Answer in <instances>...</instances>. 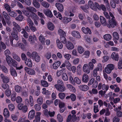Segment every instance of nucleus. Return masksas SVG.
Returning <instances> with one entry per match:
<instances>
[{
  "label": "nucleus",
  "mask_w": 122,
  "mask_h": 122,
  "mask_svg": "<svg viewBox=\"0 0 122 122\" xmlns=\"http://www.w3.org/2000/svg\"><path fill=\"white\" fill-rule=\"evenodd\" d=\"M12 24L14 27L13 28V31L11 33V35L15 40H18V38L17 35V31L18 32L20 31L21 30V28L20 26L15 22H13Z\"/></svg>",
  "instance_id": "nucleus-1"
},
{
  "label": "nucleus",
  "mask_w": 122,
  "mask_h": 122,
  "mask_svg": "<svg viewBox=\"0 0 122 122\" xmlns=\"http://www.w3.org/2000/svg\"><path fill=\"white\" fill-rule=\"evenodd\" d=\"M6 60L8 64L10 66H13L15 67H16V69L18 70H20L23 68V66L22 65L20 67H17V62L15 60H13L10 56H6Z\"/></svg>",
  "instance_id": "nucleus-2"
},
{
  "label": "nucleus",
  "mask_w": 122,
  "mask_h": 122,
  "mask_svg": "<svg viewBox=\"0 0 122 122\" xmlns=\"http://www.w3.org/2000/svg\"><path fill=\"white\" fill-rule=\"evenodd\" d=\"M56 89L60 92H63L66 89L64 85V83L62 80L58 79L57 81V84L55 85Z\"/></svg>",
  "instance_id": "nucleus-3"
},
{
  "label": "nucleus",
  "mask_w": 122,
  "mask_h": 122,
  "mask_svg": "<svg viewBox=\"0 0 122 122\" xmlns=\"http://www.w3.org/2000/svg\"><path fill=\"white\" fill-rule=\"evenodd\" d=\"M26 9L29 12H31L32 13V15H30L29 12L26 11L24 9H23L22 11L24 14L28 17H30V16L31 17V16L33 15V14L35 13L34 12H37L35 8L30 6L27 7L26 8Z\"/></svg>",
  "instance_id": "nucleus-4"
},
{
  "label": "nucleus",
  "mask_w": 122,
  "mask_h": 122,
  "mask_svg": "<svg viewBox=\"0 0 122 122\" xmlns=\"http://www.w3.org/2000/svg\"><path fill=\"white\" fill-rule=\"evenodd\" d=\"M109 14L110 16L112 18L111 19L109 20L108 21L110 25H108L107 26L109 28L111 27L114 28L115 26L117 25V22L113 14L110 12H109Z\"/></svg>",
  "instance_id": "nucleus-5"
},
{
  "label": "nucleus",
  "mask_w": 122,
  "mask_h": 122,
  "mask_svg": "<svg viewBox=\"0 0 122 122\" xmlns=\"http://www.w3.org/2000/svg\"><path fill=\"white\" fill-rule=\"evenodd\" d=\"M11 38H10V43L11 45L14 47H19L21 48L22 49H24L25 48L24 45L22 43H20L19 42H18L15 45H13V39L11 37Z\"/></svg>",
  "instance_id": "nucleus-6"
},
{
  "label": "nucleus",
  "mask_w": 122,
  "mask_h": 122,
  "mask_svg": "<svg viewBox=\"0 0 122 122\" xmlns=\"http://www.w3.org/2000/svg\"><path fill=\"white\" fill-rule=\"evenodd\" d=\"M29 100L28 99H26L25 100V104L28 106L30 105V107H32L34 105V101L33 97L30 96L29 97Z\"/></svg>",
  "instance_id": "nucleus-7"
},
{
  "label": "nucleus",
  "mask_w": 122,
  "mask_h": 122,
  "mask_svg": "<svg viewBox=\"0 0 122 122\" xmlns=\"http://www.w3.org/2000/svg\"><path fill=\"white\" fill-rule=\"evenodd\" d=\"M32 58L33 60H34L36 62H39L41 60V58L37 53L36 52L32 53Z\"/></svg>",
  "instance_id": "nucleus-8"
},
{
  "label": "nucleus",
  "mask_w": 122,
  "mask_h": 122,
  "mask_svg": "<svg viewBox=\"0 0 122 122\" xmlns=\"http://www.w3.org/2000/svg\"><path fill=\"white\" fill-rule=\"evenodd\" d=\"M18 109L21 110L24 113L26 112L28 110V108L26 105H24L23 104L20 103L18 104L17 106Z\"/></svg>",
  "instance_id": "nucleus-9"
},
{
  "label": "nucleus",
  "mask_w": 122,
  "mask_h": 122,
  "mask_svg": "<svg viewBox=\"0 0 122 122\" xmlns=\"http://www.w3.org/2000/svg\"><path fill=\"white\" fill-rule=\"evenodd\" d=\"M66 66L69 71L71 70V68L72 67L71 65V63L68 61H65L60 66V67L61 68H62L63 67H65Z\"/></svg>",
  "instance_id": "nucleus-10"
},
{
  "label": "nucleus",
  "mask_w": 122,
  "mask_h": 122,
  "mask_svg": "<svg viewBox=\"0 0 122 122\" xmlns=\"http://www.w3.org/2000/svg\"><path fill=\"white\" fill-rule=\"evenodd\" d=\"M114 68V66L113 64H108L105 68V72L107 74H110L111 73L112 70Z\"/></svg>",
  "instance_id": "nucleus-11"
},
{
  "label": "nucleus",
  "mask_w": 122,
  "mask_h": 122,
  "mask_svg": "<svg viewBox=\"0 0 122 122\" xmlns=\"http://www.w3.org/2000/svg\"><path fill=\"white\" fill-rule=\"evenodd\" d=\"M31 17L34 20V23L37 26L38 24V21L39 19L38 16L35 13H33V15L31 16Z\"/></svg>",
  "instance_id": "nucleus-12"
},
{
  "label": "nucleus",
  "mask_w": 122,
  "mask_h": 122,
  "mask_svg": "<svg viewBox=\"0 0 122 122\" xmlns=\"http://www.w3.org/2000/svg\"><path fill=\"white\" fill-rule=\"evenodd\" d=\"M82 70L84 72L87 74H89L90 72V70L87 64H85L83 65L82 67Z\"/></svg>",
  "instance_id": "nucleus-13"
},
{
  "label": "nucleus",
  "mask_w": 122,
  "mask_h": 122,
  "mask_svg": "<svg viewBox=\"0 0 122 122\" xmlns=\"http://www.w3.org/2000/svg\"><path fill=\"white\" fill-rule=\"evenodd\" d=\"M35 115V111L33 109L30 111L28 113V117L30 120H32L34 118Z\"/></svg>",
  "instance_id": "nucleus-14"
},
{
  "label": "nucleus",
  "mask_w": 122,
  "mask_h": 122,
  "mask_svg": "<svg viewBox=\"0 0 122 122\" xmlns=\"http://www.w3.org/2000/svg\"><path fill=\"white\" fill-rule=\"evenodd\" d=\"M95 5L97 8L100 10L102 9L105 12L106 10V8L105 6L103 4H101L100 5L97 3L95 2Z\"/></svg>",
  "instance_id": "nucleus-15"
},
{
  "label": "nucleus",
  "mask_w": 122,
  "mask_h": 122,
  "mask_svg": "<svg viewBox=\"0 0 122 122\" xmlns=\"http://www.w3.org/2000/svg\"><path fill=\"white\" fill-rule=\"evenodd\" d=\"M66 46L67 49L68 50H71L74 48V46L71 42L68 41L66 44Z\"/></svg>",
  "instance_id": "nucleus-16"
},
{
  "label": "nucleus",
  "mask_w": 122,
  "mask_h": 122,
  "mask_svg": "<svg viewBox=\"0 0 122 122\" xmlns=\"http://www.w3.org/2000/svg\"><path fill=\"white\" fill-rule=\"evenodd\" d=\"M25 70L26 72L28 74L30 75H33L35 74V70L32 69L25 67Z\"/></svg>",
  "instance_id": "nucleus-17"
},
{
  "label": "nucleus",
  "mask_w": 122,
  "mask_h": 122,
  "mask_svg": "<svg viewBox=\"0 0 122 122\" xmlns=\"http://www.w3.org/2000/svg\"><path fill=\"white\" fill-rule=\"evenodd\" d=\"M71 34L72 36L75 38L79 39L81 37L79 32L76 31L74 30L72 31Z\"/></svg>",
  "instance_id": "nucleus-18"
},
{
  "label": "nucleus",
  "mask_w": 122,
  "mask_h": 122,
  "mask_svg": "<svg viewBox=\"0 0 122 122\" xmlns=\"http://www.w3.org/2000/svg\"><path fill=\"white\" fill-rule=\"evenodd\" d=\"M0 76L4 83H7L9 81L10 78L8 77L4 76L3 74H1Z\"/></svg>",
  "instance_id": "nucleus-19"
},
{
  "label": "nucleus",
  "mask_w": 122,
  "mask_h": 122,
  "mask_svg": "<svg viewBox=\"0 0 122 122\" xmlns=\"http://www.w3.org/2000/svg\"><path fill=\"white\" fill-rule=\"evenodd\" d=\"M37 38L35 35L33 36H30L29 37L28 40L31 44H33L34 43L35 40H36Z\"/></svg>",
  "instance_id": "nucleus-20"
},
{
  "label": "nucleus",
  "mask_w": 122,
  "mask_h": 122,
  "mask_svg": "<svg viewBox=\"0 0 122 122\" xmlns=\"http://www.w3.org/2000/svg\"><path fill=\"white\" fill-rule=\"evenodd\" d=\"M88 5L89 7L92 10L95 11L97 10V8L95 4L94 5L92 1L91 0H89L88 2Z\"/></svg>",
  "instance_id": "nucleus-21"
},
{
  "label": "nucleus",
  "mask_w": 122,
  "mask_h": 122,
  "mask_svg": "<svg viewBox=\"0 0 122 122\" xmlns=\"http://www.w3.org/2000/svg\"><path fill=\"white\" fill-rule=\"evenodd\" d=\"M44 12L45 15L50 17L53 16V14L51 11L48 9L44 10Z\"/></svg>",
  "instance_id": "nucleus-22"
},
{
  "label": "nucleus",
  "mask_w": 122,
  "mask_h": 122,
  "mask_svg": "<svg viewBox=\"0 0 122 122\" xmlns=\"http://www.w3.org/2000/svg\"><path fill=\"white\" fill-rule=\"evenodd\" d=\"M61 64V62L60 61H58L54 63L52 65V67H51V68L55 70L57 69Z\"/></svg>",
  "instance_id": "nucleus-23"
},
{
  "label": "nucleus",
  "mask_w": 122,
  "mask_h": 122,
  "mask_svg": "<svg viewBox=\"0 0 122 122\" xmlns=\"http://www.w3.org/2000/svg\"><path fill=\"white\" fill-rule=\"evenodd\" d=\"M81 30L84 34H87L88 33L89 34H91L92 33L88 27L86 28L84 27H83L81 28Z\"/></svg>",
  "instance_id": "nucleus-24"
},
{
  "label": "nucleus",
  "mask_w": 122,
  "mask_h": 122,
  "mask_svg": "<svg viewBox=\"0 0 122 122\" xmlns=\"http://www.w3.org/2000/svg\"><path fill=\"white\" fill-rule=\"evenodd\" d=\"M55 6L59 11L60 12L63 11L64 9V7L62 4L57 3L56 4Z\"/></svg>",
  "instance_id": "nucleus-25"
},
{
  "label": "nucleus",
  "mask_w": 122,
  "mask_h": 122,
  "mask_svg": "<svg viewBox=\"0 0 122 122\" xmlns=\"http://www.w3.org/2000/svg\"><path fill=\"white\" fill-rule=\"evenodd\" d=\"M89 79L88 76L86 73H84L83 75L82 78V81L84 82H87Z\"/></svg>",
  "instance_id": "nucleus-26"
},
{
  "label": "nucleus",
  "mask_w": 122,
  "mask_h": 122,
  "mask_svg": "<svg viewBox=\"0 0 122 122\" xmlns=\"http://www.w3.org/2000/svg\"><path fill=\"white\" fill-rule=\"evenodd\" d=\"M79 89L81 91H85L89 89V87L86 85H82L78 86Z\"/></svg>",
  "instance_id": "nucleus-27"
},
{
  "label": "nucleus",
  "mask_w": 122,
  "mask_h": 122,
  "mask_svg": "<svg viewBox=\"0 0 122 122\" xmlns=\"http://www.w3.org/2000/svg\"><path fill=\"white\" fill-rule=\"evenodd\" d=\"M100 22L103 26H105L107 25V22L105 18L102 16L100 17Z\"/></svg>",
  "instance_id": "nucleus-28"
},
{
  "label": "nucleus",
  "mask_w": 122,
  "mask_h": 122,
  "mask_svg": "<svg viewBox=\"0 0 122 122\" xmlns=\"http://www.w3.org/2000/svg\"><path fill=\"white\" fill-rule=\"evenodd\" d=\"M111 57L113 60L116 61H118L119 59L118 54L115 52H113L112 54Z\"/></svg>",
  "instance_id": "nucleus-29"
},
{
  "label": "nucleus",
  "mask_w": 122,
  "mask_h": 122,
  "mask_svg": "<svg viewBox=\"0 0 122 122\" xmlns=\"http://www.w3.org/2000/svg\"><path fill=\"white\" fill-rule=\"evenodd\" d=\"M48 29L51 30H53L55 28V26L54 24L51 22H49L47 24Z\"/></svg>",
  "instance_id": "nucleus-30"
},
{
  "label": "nucleus",
  "mask_w": 122,
  "mask_h": 122,
  "mask_svg": "<svg viewBox=\"0 0 122 122\" xmlns=\"http://www.w3.org/2000/svg\"><path fill=\"white\" fill-rule=\"evenodd\" d=\"M39 40L40 42L42 44H44L45 43V39L44 36L42 34L39 36L38 37Z\"/></svg>",
  "instance_id": "nucleus-31"
},
{
  "label": "nucleus",
  "mask_w": 122,
  "mask_h": 122,
  "mask_svg": "<svg viewBox=\"0 0 122 122\" xmlns=\"http://www.w3.org/2000/svg\"><path fill=\"white\" fill-rule=\"evenodd\" d=\"M10 71L11 75L14 77L17 76V73L15 70L12 67H11L10 69Z\"/></svg>",
  "instance_id": "nucleus-32"
},
{
  "label": "nucleus",
  "mask_w": 122,
  "mask_h": 122,
  "mask_svg": "<svg viewBox=\"0 0 122 122\" xmlns=\"http://www.w3.org/2000/svg\"><path fill=\"white\" fill-rule=\"evenodd\" d=\"M25 64L27 66L30 67H31L32 66V63L31 60L30 59H27L25 61Z\"/></svg>",
  "instance_id": "nucleus-33"
},
{
  "label": "nucleus",
  "mask_w": 122,
  "mask_h": 122,
  "mask_svg": "<svg viewBox=\"0 0 122 122\" xmlns=\"http://www.w3.org/2000/svg\"><path fill=\"white\" fill-rule=\"evenodd\" d=\"M77 50L78 52L80 54H82L84 51V48L80 46H77Z\"/></svg>",
  "instance_id": "nucleus-34"
},
{
  "label": "nucleus",
  "mask_w": 122,
  "mask_h": 122,
  "mask_svg": "<svg viewBox=\"0 0 122 122\" xmlns=\"http://www.w3.org/2000/svg\"><path fill=\"white\" fill-rule=\"evenodd\" d=\"M66 69L64 68L62 69L61 70H57L56 72V75L58 76H61V74L65 72Z\"/></svg>",
  "instance_id": "nucleus-35"
},
{
  "label": "nucleus",
  "mask_w": 122,
  "mask_h": 122,
  "mask_svg": "<svg viewBox=\"0 0 122 122\" xmlns=\"http://www.w3.org/2000/svg\"><path fill=\"white\" fill-rule=\"evenodd\" d=\"M72 20V19L71 18L64 17L62 21V22L64 23L67 24L71 21Z\"/></svg>",
  "instance_id": "nucleus-36"
},
{
  "label": "nucleus",
  "mask_w": 122,
  "mask_h": 122,
  "mask_svg": "<svg viewBox=\"0 0 122 122\" xmlns=\"http://www.w3.org/2000/svg\"><path fill=\"white\" fill-rule=\"evenodd\" d=\"M103 38L105 40L107 41H108L111 39L112 36L110 34H106L103 36Z\"/></svg>",
  "instance_id": "nucleus-37"
},
{
  "label": "nucleus",
  "mask_w": 122,
  "mask_h": 122,
  "mask_svg": "<svg viewBox=\"0 0 122 122\" xmlns=\"http://www.w3.org/2000/svg\"><path fill=\"white\" fill-rule=\"evenodd\" d=\"M4 115L5 118L8 117L10 116L9 112L7 108L4 109Z\"/></svg>",
  "instance_id": "nucleus-38"
},
{
  "label": "nucleus",
  "mask_w": 122,
  "mask_h": 122,
  "mask_svg": "<svg viewBox=\"0 0 122 122\" xmlns=\"http://www.w3.org/2000/svg\"><path fill=\"white\" fill-rule=\"evenodd\" d=\"M68 74L70 76L69 80L71 83L73 84H74V79L72 76V74L71 72H69Z\"/></svg>",
  "instance_id": "nucleus-39"
},
{
  "label": "nucleus",
  "mask_w": 122,
  "mask_h": 122,
  "mask_svg": "<svg viewBox=\"0 0 122 122\" xmlns=\"http://www.w3.org/2000/svg\"><path fill=\"white\" fill-rule=\"evenodd\" d=\"M59 34L60 36V37L62 36H65L66 33L62 30L60 29L58 31Z\"/></svg>",
  "instance_id": "nucleus-40"
},
{
  "label": "nucleus",
  "mask_w": 122,
  "mask_h": 122,
  "mask_svg": "<svg viewBox=\"0 0 122 122\" xmlns=\"http://www.w3.org/2000/svg\"><path fill=\"white\" fill-rule=\"evenodd\" d=\"M56 43L57 46L59 49H61L63 47L62 44V43L60 42L59 39L56 40Z\"/></svg>",
  "instance_id": "nucleus-41"
},
{
  "label": "nucleus",
  "mask_w": 122,
  "mask_h": 122,
  "mask_svg": "<svg viewBox=\"0 0 122 122\" xmlns=\"http://www.w3.org/2000/svg\"><path fill=\"white\" fill-rule=\"evenodd\" d=\"M62 78L63 80L64 81H67L68 79V77L67 74L65 73H63L62 75Z\"/></svg>",
  "instance_id": "nucleus-42"
},
{
  "label": "nucleus",
  "mask_w": 122,
  "mask_h": 122,
  "mask_svg": "<svg viewBox=\"0 0 122 122\" xmlns=\"http://www.w3.org/2000/svg\"><path fill=\"white\" fill-rule=\"evenodd\" d=\"M112 36L115 39L118 40L119 39V36L118 34L116 32H114L112 33Z\"/></svg>",
  "instance_id": "nucleus-43"
},
{
  "label": "nucleus",
  "mask_w": 122,
  "mask_h": 122,
  "mask_svg": "<svg viewBox=\"0 0 122 122\" xmlns=\"http://www.w3.org/2000/svg\"><path fill=\"white\" fill-rule=\"evenodd\" d=\"M114 110L117 112L116 113L117 115L119 117H122V112L120 110H118V109L116 108L114 109Z\"/></svg>",
  "instance_id": "nucleus-44"
},
{
  "label": "nucleus",
  "mask_w": 122,
  "mask_h": 122,
  "mask_svg": "<svg viewBox=\"0 0 122 122\" xmlns=\"http://www.w3.org/2000/svg\"><path fill=\"white\" fill-rule=\"evenodd\" d=\"M41 4L43 7L46 8H48L50 6V4L46 1H44L42 2Z\"/></svg>",
  "instance_id": "nucleus-45"
},
{
  "label": "nucleus",
  "mask_w": 122,
  "mask_h": 122,
  "mask_svg": "<svg viewBox=\"0 0 122 122\" xmlns=\"http://www.w3.org/2000/svg\"><path fill=\"white\" fill-rule=\"evenodd\" d=\"M27 24L29 27L34 25L33 22L31 19L28 18L27 19Z\"/></svg>",
  "instance_id": "nucleus-46"
},
{
  "label": "nucleus",
  "mask_w": 122,
  "mask_h": 122,
  "mask_svg": "<svg viewBox=\"0 0 122 122\" xmlns=\"http://www.w3.org/2000/svg\"><path fill=\"white\" fill-rule=\"evenodd\" d=\"M41 113L40 112H37L36 115L35 117V119L39 121H40L41 119L40 116Z\"/></svg>",
  "instance_id": "nucleus-47"
},
{
  "label": "nucleus",
  "mask_w": 122,
  "mask_h": 122,
  "mask_svg": "<svg viewBox=\"0 0 122 122\" xmlns=\"http://www.w3.org/2000/svg\"><path fill=\"white\" fill-rule=\"evenodd\" d=\"M43 91L42 92V94L46 95H49L51 94L50 92L48 90H46V88H44L42 89Z\"/></svg>",
  "instance_id": "nucleus-48"
},
{
  "label": "nucleus",
  "mask_w": 122,
  "mask_h": 122,
  "mask_svg": "<svg viewBox=\"0 0 122 122\" xmlns=\"http://www.w3.org/2000/svg\"><path fill=\"white\" fill-rule=\"evenodd\" d=\"M85 57L86 58H88L90 55V52L89 51H85L84 53Z\"/></svg>",
  "instance_id": "nucleus-49"
},
{
  "label": "nucleus",
  "mask_w": 122,
  "mask_h": 122,
  "mask_svg": "<svg viewBox=\"0 0 122 122\" xmlns=\"http://www.w3.org/2000/svg\"><path fill=\"white\" fill-rule=\"evenodd\" d=\"M41 83L42 86L44 87H47L48 86V83L46 81L44 80H41Z\"/></svg>",
  "instance_id": "nucleus-50"
},
{
  "label": "nucleus",
  "mask_w": 122,
  "mask_h": 122,
  "mask_svg": "<svg viewBox=\"0 0 122 122\" xmlns=\"http://www.w3.org/2000/svg\"><path fill=\"white\" fill-rule=\"evenodd\" d=\"M33 4L34 6L37 8H39L40 7V4L36 0H33Z\"/></svg>",
  "instance_id": "nucleus-51"
},
{
  "label": "nucleus",
  "mask_w": 122,
  "mask_h": 122,
  "mask_svg": "<svg viewBox=\"0 0 122 122\" xmlns=\"http://www.w3.org/2000/svg\"><path fill=\"white\" fill-rule=\"evenodd\" d=\"M3 14L5 19L7 20H10V17L6 13L5 11L3 12Z\"/></svg>",
  "instance_id": "nucleus-52"
},
{
  "label": "nucleus",
  "mask_w": 122,
  "mask_h": 122,
  "mask_svg": "<svg viewBox=\"0 0 122 122\" xmlns=\"http://www.w3.org/2000/svg\"><path fill=\"white\" fill-rule=\"evenodd\" d=\"M43 101V98L42 97L40 96L37 99V102L38 104L41 105Z\"/></svg>",
  "instance_id": "nucleus-53"
},
{
  "label": "nucleus",
  "mask_w": 122,
  "mask_h": 122,
  "mask_svg": "<svg viewBox=\"0 0 122 122\" xmlns=\"http://www.w3.org/2000/svg\"><path fill=\"white\" fill-rule=\"evenodd\" d=\"M104 3L106 4V6L107 10L108 11L110 10V9L109 7V4L108 3V0H103Z\"/></svg>",
  "instance_id": "nucleus-54"
},
{
  "label": "nucleus",
  "mask_w": 122,
  "mask_h": 122,
  "mask_svg": "<svg viewBox=\"0 0 122 122\" xmlns=\"http://www.w3.org/2000/svg\"><path fill=\"white\" fill-rule=\"evenodd\" d=\"M74 84L76 82V84H80L81 83V81L80 79L78 77H75L74 78Z\"/></svg>",
  "instance_id": "nucleus-55"
},
{
  "label": "nucleus",
  "mask_w": 122,
  "mask_h": 122,
  "mask_svg": "<svg viewBox=\"0 0 122 122\" xmlns=\"http://www.w3.org/2000/svg\"><path fill=\"white\" fill-rule=\"evenodd\" d=\"M15 91L18 92H20L21 90V87L17 85L15 86Z\"/></svg>",
  "instance_id": "nucleus-56"
},
{
  "label": "nucleus",
  "mask_w": 122,
  "mask_h": 122,
  "mask_svg": "<svg viewBox=\"0 0 122 122\" xmlns=\"http://www.w3.org/2000/svg\"><path fill=\"white\" fill-rule=\"evenodd\" d=\"M94 111L95 113H96L98 112L99 110L98 109V105H97L96 103H94Z\"/></svg>",
  "instance_id": "nucleus-57"
},
{
  "label": "nucleus",
  "mask_w": 122,
  "mask_h": 122,
  "mask_svg": "<svg viewBox=\"0 0 122 122\" xmlns=\"http://www.w3.org/2000/svg\"><path fill=\"white\" fill-rule=\"evenodd\" d=\"M91 94H94L95 95L97 94L98 93V92L96 89L93 88L91 91L89 92Z\"/></svg>",
  "instance_id": "nucleus-58"
},
{
  "label": "nucleus",
  "mask_w": 122,
  "mask_h": 122,
  "mask_svg": "<svg viewBox=\"0 0 122 122\" xmlns=\"http://www.w3.org/2000/svg\"><path fill=\"white\" fill-rule=\"evenodd\" d=\"M8 107L10 111H12L15 109L14 105L12 103H10L8 105Z\"/></svg>",
  "instance_id": "nucleus-59"
},
{
  "label": "nucleus",
  "mask_w": 122,
  "mask_h": 122,
  "mask_svg": "<svg viewBox=\"0 0 122 122\" xmlns=\"http://www.w3.org/2000/svg\"><path fill=\"white\" fill-rule=\"evenodd\" d=\"M16 101L17 103H21L22 101V99L20 97L18 96L16 98Z\"/></svg>",
  "instance_id": "nucleus-60"
},
{
  "label": "nucleus",
  "mask_w": 122,
  "mask_h": 122,
  "mask_svg": "<svg viewBox=\"0 0 122 122\" xmlns=\"http://www.w3.org/2000/svg\"><path fill=\"white\" fill-rule=\"evenodd\" d=\"M58 96L60 99H63L65 97V94L64 93L60 92L59 93Z\"/></svg>",
  "instance_id": "nucleus-61"
},
{
  "label": "nucleus",
  "mask_w": 122,
  "mask_h": 122,
  "mask_svg": "<svg viewBox=\"0 0 122 122\" xmlns=\"http://www.w3.org/2000/svg\"><path fill=\"white\" fill-rule=\"evenodd\" d=\"M64 56L66 60H69L71 58V55L69 54H65L64 55Z\"/></svg>",
  "instance_id": "nucleus-62"
},
{
  "label": "nucleus",
  "mask_w": 122,
  "mask_h": 122,
  "mask_svg": "<svg viewBox=\"0 0 122 122\" xmlns=\"http://www.w3.org/2000/svg\"><path fill=\"white\" fill-rule=\"evenodd\" d=\"M9 15L11 16L12 17H15L16 15V14L14 11H10L8 12Z\"/></svg>",
  "instance_id": "nucleus-63"
},
{
  "label": "nucleus",
  "mask_w": 122,
  "mask_h": 122,
  "mask_svg": "<svg viewBox=\"0 0 122 122\" xmlns=\"http://www.w3.org/2000/svg\"><path fill=\"white\" fill-rule=\"evenodd\" d=\"M118 67L120 69L122 68V60H119L118 63Z\"/></svg>",
  "instance_id": "nucleus-64"
}]
</instances>
